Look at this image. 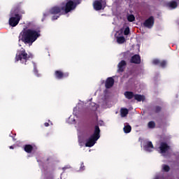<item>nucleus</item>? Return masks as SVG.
<instances>
[{
	"label": "nucleus",
	"mask_w": 179,
	"mask_h": 179,
	"mask_svg": "<svg viewBox=\"0 0 179 179\" xmlns=\"http://www.w3.org/2000/svg\"><path fill=\"white\" fill-rule=\"evenodd\" d=\"M82 2V0H65L60 6L52 7L48 12L43 14L44 17L52 15V20H57L62 15H66L76 9V6Z\"/></svg>",
	"instance_id": "1"
},
{
	"label": "nucleus",
	"mask_w": 179,
	"mask_h": 179,
	"mask_svg": "<svg viewBox=\"0 0 179 179\" xmlns=\"http://www.w3.org/2000/svg\"><path fill=\"white\" fill-rule=\"evenodd\" d=\"M23 3L20 2L15 4L10 12V18L8 24L11 27H16L19 24L20 20L23 17V15H25L26 11L22 8Z\"/></svg>",
	"instance_id": "2"
},
{
	"label": "nucleus",
	"mask_w": 179,
	"mask_h": 179,
	"mask_svg": "<svg viewBox=\"0 0 179 179\" xmlns=\"http://www.w3.org/2000/svg\"><path fill=\"white\" fill-rule=\"evenodd\" d=\"M40 36H41V34H40V31L28 29L20 33L19 41H20L21 40L24 44H29V45H31Z\"/></svg>",
	"instance_id": "3"
},
{
	"label": "nucleus",
	"mask_w": 179,
	"mask_h": 179,
	"mask_svg": "<svg viewBox=\"0 0 179 179\" xmlns=\"http://www.w3.org/2000/svg\"><path fill=\"white\" fill-rule=\"evenodd\" d=\"M100 139V127L96 125L94 130V134L86 141V148H92L96 145V141Z\"/></svg>",
	"instance_id": "4"
},
{
	"label": "nucleus",
	"mask_w": 179,
	"mask_h": 179,
	"mask_svg": "<svg viewBox=\"0 0 179 179\" xmlns=\"http://www.w3.org/2000/svg\"><path fill=\"white\" fill-rule=\"evenodd\" d=\"M30 58V56L27 54L26 52V50L24 48H22L20 50H17L16 55H15V62H19V61L21 62V64H24V65H27V61H29V59Z\"/></svg>",
	"instance_id": "5"
},
{
	"label": "nucleus",
	"mask_w": 179,
	"mask_h": 179,
	"mask_svg": "<svg viewBox=\"0 0 179 179\" xmlns=\"http://www.w3.org/2000/svg\"><path fill=\"white\" fill-rule=\"evenodd\" d=\"M155 25V17L150 16L145 22L143 23V26L144 27H147V29H152Z\"/></svg>",
	"instance_id": "6"
},
{
	"label": "nucleus",
	"mask_w": 179,
	"mask_h": 179,
	"mask_svg": "<svg viewBox=\"0 0 179 179\" xmlns=\"http://www.w3.org/2000/svg\"><path fill=\"white\" fill-rule=\"evenodd\" d=\"M104 3H106L104 0H95L93 3V8L95 10H101Z\"/></svg>",
	"instance_id": "7"
},
{
	"label": "nucleus",
	"mask_w": 179,
	"mask_h": 179,
	"mask_svg": "<svg viewBox=\"0 0 179 179\" xmlns=\"http://www.w3.org/2000/svg\"><path fill=\"white\" fill-rule=\"evenodd\" d=\"M68 76H69V73L68 72L64 73L61 70H56L55 71V78H56V79H65V78H68Z\"/></svg>",
	"instance_id": "8"
},
{
	"label": "nucleus",
	"mask_w": 179,
	"mask_h": 179,
	"mask_svg": "<svg viewBox=\"0 0 179 179\" xmlns=\"http://www.w3.org/2000/svg\"><path fill=\"white\" fill-rule=\"evenodd\" d=\"M117 72L122 73L125 71V68H127V62L125 60H122L117 64Z\"/></svg>",
	"instance_id": "9"
},
{
	"label": "nucleus",
	"mask_w": 179,
	"mask_h": 179,
	"mask_svg": "<svg viewBox=\"0 0 179 179\" xmlns=\"http://www.w3.org/2000/svg\"><path fill=\"white\" fill-rule=\"evenodd\" d=\"M170 149L167 143L162 142L159 146L160 153H166Z\"/></svg>",
	"instance_id": "10"
},
{
	"label": "nucleus",
	"mask_w": 179,
	"mask_h": 179,
	"mask_svg": "<svg viewBox=\"0 0 179 179\" xmlns=\"http://www.w3.org/2000/svg\"><path fill=\"white\" fill-rule=\"evenodd\" d=\"M114 82L115 80L113 77L108 78L105 83V87H106V89H111V87L114 86Z\"/></svg>",
	"instance_id": "11"
},
{
	"label": "nucleus",
	"mask_w": 179,
	"mask_h": 179,
	"mask_svg": "<svg viewBox=\"0 0 179 179\" xmlns=\"http://www.w3.org/2000/svg\"><path fill=\"white\" fill-rule=\"evenodd\" d=\"M131 64H141V56L139 55H134L130 59Z\"/></svg>",
	"instance_id": "12"
},
{
	"label": "nucleus",
	"mask_w": 179,
	"mask_h": 179,
	"mask_svg": "<svg viewBox=\"0 0 179 179\" xmlns=\"http://www.w3.org/2000/svg\"><path fill=\"white\" fill-rule=\"evenodd\" d=\"M144 149L145 150H146V152H152V149H155L152 141H148L147 144L144 146Z\"/></svg>",
	"instance_id": "13"
},
{
	"label": "nucleus",
	"mask_w": 179,
	"mask_h": 179,
	"mask_svg": "<svg viewBox=\"0 0 179 179\" xmlns=\"http://www.w3.org/2000/svg\"><path fill=\"white\" fill-rule=\"evenodd\" d=\"M124 96L128 100H131V99H134V97H135V94H134V92L131 91H126L124 92Z\"/></svg>",
	"instance_id": "14"
},
{
	"label": "nucleus",
	"mask_w": 179,
	"mask_h": 179,
	"mask_svg": "<svg viewBox=\"0 0 179 179\" xmlns=\"http://www.w3.org/2000/svg\"><path fill=\"white\" fill-rule=\"evenodd\" d=\"M33 149H34L33 145L30 144L25 145L24 148V150L27 153H31V152H33Z\"/></svg>",
	"instance_id": "15"
},
{
	"label": "nucleus",
	"mask_w": 179,
	"mask_h": 179,
	"mask_svg": "<svg viewBox=\"0 0 179 179\" xmlns=\"http://www.w3.org/2000/svg\"><path fill=\"white\" fill-rule=\"evenodd\" d=\"M167 6H169V8H171L172 9H176V8L178 6V4L177 3V1H171L167 3Z\"/></svg>",
	"instance_id": "16"
},
{
	"label": "nucleus",
	"mask_w": 179,
	"mask_h": 179,
	"mask_svg": "<svg viewBox=\"0 0 179 179\" xmlns=\"http://www.w3.org/2000/svg\"><path fill=\"white\" fill-rule=\"evenodd\" d=\"M134 100H136L137 101H143L145 100V97L144 95L141 94H134Z\"/></svg>",
	"instance_id": "17"
},
{
	"label": "nucleus",
	"mask_w": 179,
	"mask_h": 179,
	"mask_svg": "<svg viewBox=\"0 0 179 179\" xmlns=\"http://www.w3.org/2000/svg\"><path fill=\"white\" fill-rule=\"evenodd\" d=\"M162 108L159 106H155L152 108V111L154 114H159V113H162Z\"/></svg>",
	"instance_id": "18"
},
{
	"label": "nucleus",
	"mask_w": 179,
	"mask_h": 179,
	"mask_svg": "<svg viewBox=\"0 0 179 179\" xmlns=\"http://www.w3.org/2000/svg\"><path fill=\"white\" fill-rule=\"evenodd\" d=\"M128 113H129V111H128V109H127V108H121V110H120V115H121V117H127V115H128Z\"/></svg>",
	"instance_id": "19"
},
{
	"label": "nucleus",
	"mask_w": 179,
	"mask_h": 179,
	"mask_svg": "<svg viewBox=\"0 0 179 179\" xmlns=\"http://www.w3.org/2000/svg\"><path fill=\"white\" fill-rule=\"evenodd\" d=\"M123 129H124V134H129V132L132 131V127H131V126L129 125H127L124 127Z\"/></svg>",
	"instance_id": "20"
},
{
	"label": "nucleus",
	"mask_w": 179,
	"mask_h": 179,
	"mask_svg": "<svg viewBox=\"0 0 179 179\" xmlns=\"http://www.w3.org/2000/svg\"><path fill=\"white\" fill-rule=\"evenodd\" d=\"M117 41L119 44H123V43H125V38L124 36H119L117 38Z\"/></svg>",
	"instance_id": "21"
},
{
	"label": "nucleus",
	"mask_w": 179,
	"mask_h": 179,
	"mask_svg": "<svg viewBox=\"0 0 179 179\" xmlns=\"http://www.w3.org/2000/svg\"><path fill=\"white\" fill-rule=\"evenodd\" d=\"M148 128H150V129H153L154 128H156V123L153 121L149 122Z\"/></svg>",
	"instance_id": "22"
},
{
	"label": "nucleus",
	"mask_w": 179,
	"mask_h": 179,
	"mask_svg": "<svg viewBox=\"0 0 179 179\" xmlns=\"http://www.w3.org/2000/svg\"><path fill=\"white\" fill-rule=\"evenodd\" d=\"M162 170H163V171H165V173H169V171H170V166L166 164H163Z\"/></svg>",
	"instance_id": "23"
},
{
	"label": "nucleus",
	"mask_w": 179,
	"mask_h": 179,
	"mask_svg": "<svg viewBox=\"0 0 179 179\" xmlns=\"http://www.w3.org/2000/svg\"><path fill=\"white\" fill-rule=\"evenodd\" d=\"M128 22H134L135 21V16L134 15H129L127 17Z\"/></svg>",
	"instance_id": "24"
},
{
	"label": "nucleus",
	"mask_w": 179,
	"mask_h": 179,
	"mask_svg": "<svg viewBox=\"0 0 179 179\" xmlns=\"http://www.w3.org/2000/svg\"><path fill=\"white\" fill-rule=\"evenodd\" d=\"M130 33L129 27H127L124 31V36H128Z\"/></svg>",
	"instance_id": "25"
},
{
	"label": "nucleus",
	"mask_w": 179,
	"mask_h": 179,
	"mask_svg": "<svg viewBox=\"0 0 179 179\" xmlns=\"http://www.w3.org/2000/svg\"><path fill=\"white\" fill-rule=\"evenodd\" d=\"M34 64V72L35 75H38V70H37V65H36V63L33 62Z\"/></svg>",
	"instance_id": "26"
},
{
	"label": "nucleus",
	"mask_w": 179,
	"mask_h": 179,
	"mask_svg": "<svg viewBox=\"0 0 179 179\" xmlns=\"http://www.w3.org/2000/svg\"><path fill=\"white\" fill-rule=\"evenodd\" d=\"M153 65H159L160 64V60L159 59H155L152 60Z\"/></svg>",
	"instance_id": "27"
},
{
	"label": "nucleus",
	"mask_w": 179,
	"mask_h": 179,
	"mask_svg": "<svg viewBox=\"0 0 179 179\" xmlns=\"http://www.w3.org/2000/svg\"><path fill=\"white\" fill-rule=\"evenodd\" d=\"M166 65H167V62H166V60H163L161 62V68H166Z\"/></svg>",
	"instance_id": "28"
},
{
	"label": "nucleus",
	"mask_w": 179,
	"mask_h": 179,
	"mask_svg": "<svg viewBox=\"0 0 179 179\" xmlns=\"http://www.w3.org/2000/svg\"><path fill=\"white\" fill-rule=\"evenodd\" d=\"M80 170H82V171H83V170H85V164L83 163H82L80 165Z\"/></svg>",
	"instance_id": "29"
},
{
	"label": "nucleus",
	"mask_w": 179,
	"mask_h": 179,
	"mask_svg": "<svg viewBox=\"0 0 179 179\" xmlns=\"http://www.w3.org/2000/svg\"><path fill=\"white\" fill-rule=\"evenodd\" d=\"M45 127H50V124L48 122L44 123Z\"/></svg>",
	"instance_id": "30"
},
{
	"label": "nucleus",
	"mask_w": 179,
	"mask_h": 179,
	"mask_svg": "<svg viewBox=\"0 0 179 179\" xmlns=\"http://www.w3.org/2000/svg\"><path fill=\"white\" fill-rule=\"evenodd\" d=\"M161 65H162V62L159 60V66H161Z\"/></svg>",
	"instance_id": "31"
},
{
	"label": "nucleus",
	"mask_w": 179,
	"mask_h": 179,
	"mask_svg": "<svg viewBox=\"0 0 179 179\" xmlns=\"http://www.w3.org/2000/svg\"><path fill=\"white\" fill-rule=\"evenodd\" d=\"M50 160V158H47L46 161L45 162V163H47V162H48Z\"/></svg>",
	"instance_id": "32"
},
{
	"label": "nucleus",
	"mask_w": 179,
	"mask_h": 179,
	"mask_svg": "<svg viewBox=\"0 0 179 179\" xmlns=\"http://www.w3.org/2000/svg\"><path fill=\"white\" fill-rule=\"evenodd\" d=\"M154 179H159V176H156Z\"/></svg>",
	"instance_id": "33"
},
{
	"label": "nucleus",
	"mask_w": 179,
	"mask_h": 179,
	"mask_svg": "<svg viewBox=\"0 0 179 179\" xmlns=\"http://www.w3.org/2000/svg\"><path fill=\"white\" fill-rule=\"evenodd\" d=\"M10 149H13V146H10Z\"/></svg>",
	"instance_id": "34"
},
{
	"label": "nucleus",
	"mask_w": 179,
	"mask_h": 179,
	"mask_svg": "<svg viewBox=\"0 0 179 179\" xmlns=\"http://www.w3.org/2000/svg\"><path fill=\"white\" fill-rule=\"evenodd\" d=\"M13 141H16V139H15V138H13Z\"/></svg>",
	"instance_id": "35"
}]
</instances>
